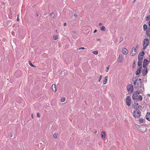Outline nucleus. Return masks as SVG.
I'll list each match as a JSON object with an SVG mask.
<instances>
[{
  "instance_id": "f257e3e1",
  "label": "nucleus",
  "mask_w": 150,
  "mask_h": 150,
  "mask_svg": "<svg viewBox=\"0 0 150 150\" xmlns=\"http://www.w3.org/2000/svg\"><path fill=\"white\" fill-rule=\"evenodd\" d=\"M139 107V105L138 103H134L133 104V107L132 108L134 109H136L135 111H134L133 112L134 117L137 118H139L140 116L141 112L138 109Z\"/></svg>"
},
{
  "instance_id": "f03ea898",
  "label": "nucleus",
  "mask_w": 150,
  "mask_h": 150,
  "mask_svg": "<svg viewBox=\"0 0 150 150\" xmlns=\"http://www.w3.org/2000/svg\"><path fill=\"white\" fill-rule=\"evenodd\" d=\"M142 84L141 79H136L134 82V88L137 89L138 91L140 90L141 89Z\"/></svg>"
},
{
  "instance_id": "7ed1b4c3",
  "label": "nucleus",
  "mask_w": 150,
  "mask_h": 150,
  "mask_svg": "<svg viewBox=\"0 0 150 150\" xmlns=\"http://www.w3.org/2000/svg\"><path fill=\"white\" fill-rule=\"evenodd\" d=\"M142 91V89H141L139 91L137 90V91L134 92L132 95V98L134 100H137L138 95L140 93V92Z\"/></svg>"
},
{
  "instance_id": "20e7f679",
  "label": "nucleus",
  "mask_w": 150,
  "mask_h": 150,
  "mask_svg": "<svg viewBox=\"0 0 150 150\" xmlns=\"http://www.w3.org/2000/svg\"><path fill=\"white\" fill-rule=\"evenodd\" d=\"M136 125L139 127V128H137V129L139 131L142 132H144L146 131L147 129L145 126L141 125L140 126L138 125Z\"/></svg>"
},
{
  "instance_id": "39448f33",
  "label": "nucleus",
  "mask_w": 150,
  "mask_h": 150,
  "mask_svg": "<svg viewBox=\"0 0 150 150\" xmlns=\"http://www.w3.org/2000/svg\"><path fill=\"white\" fill-rule=\"evenodd\" d=\"M127 88L129 92L131 93H133V87L132 84H129L127 85Z\"/></svg>"
},
{
  "instance_id": "423d86ee",
  "label": "nucleus",
  "mask_w": 150,
  "mask_h": 150,
  "mask_svg": "<svg viewBox=\"0 0 150 150\" xmlns=\"http://www.w3.org/2000/svg\"><path fill=\"white\" fill-rule=\"evenodd\" d=\"M149 40L147 39H145L143 42V48L145 49L149 44Z\"/></svg>"
},
{
  "instance_id": "0eeeda50",
  "label": "nucleus",
  "mask_w": 150,
  "mask_h": 150,
  "mask_svg": "<svg viewBox=\"0 0 150 150\" xmlns=\"http://www.w3.org/2000/svg\"><path fill=\"white\" fill-rule=\"evenodd\" d=\"M126 104L128 106H129L130 105L131 99L129 96H127L126 98Z\"/></svg>"
},
{
  "instance_id": "6e6552de",
  "label": "nucleus",
  "mask_w": 150,
  "mask_h": 150,
  "mask_svg": "<svg viewBox=\"0 0 150 150\" xmlns=\"http://www.w3.org/2000/svg\"><path fill=\"white\" fill-rule=\"evenodd\" d=\"M147 73V67L144 68L142 71V74L143 76L145 75Z\"/></svg>"
},
{
  "instance_id": "1a4fd4ad",
  "label": "nucleus",
  "mask_w": 150,
  "mask_h": 150,
  "mask_svg": "<svg viewBox=\"0 0 150 150\" xmlns=\"http://www.w3.org/2000/svg\"><path fill=\"white\" fill-rule=\"evenodd\" d=\"M146 118L149 121H150V112H147L146 115Z\"/></svg>"
},
{
  "instance_id": "9d476101",
  "label": "nucleus",
  "mask_w": 150,
  "mask_h": 150,
  "mask_svg": "<svg viewBox=\"0 0 150 150\" xmlns=\"http://www.w3.org/2000/svg\"><path fill=\"white\" fill-rule=\"evenodd\" d=\"M123 53L125 55L128 52V50L125 48H123L122 50Z\"/></svg>"
},
{
  "instance_id": "9b49d317",
  "label": "nucleus",
  "mask_w": 150,
  "mask_h": 150,
  "mask_svg": "<svg viewBox=\"0 0 150 150\" xmlns=\"http://www.w3.org/2000/svg\"><path fill=\"white\" fill-rule=\"evenodd\" d=\"M52 88L53 91L55 92L56 91V85L55 84H53L52 86Z\"/></svg>"
},
{
  "instance_id": "f8f14e48",
  "label": "nucleus",
  "mask_w": 150,
  "mask_h": 150,
  "mask_svg": "<svg viewBox=\"0 0 150 150\" xmlns=\"http://www.w3.org/2000/svg\"><path fill=\"white\" fill-rule=\"evenodd\" d=\"M108 76H106L104 77L103 81V85H105L106 83L108 80Z\"/></svg>"
},
{
  "instance_id": "ddd939ff",
  "label": "nucleus",
  "mask_w": 150,
  "mask_h": 150,
  "mask_svg": "<svg viewBox=\"0 0 150 150\" xmlns=\"http://www.w3.org/2000/svg\"><path fill=\"white\" fill-rule=\"evenodd\" d=\"M101 136L102 138L103 139H104L105 138V131H103L101 134Z\"/></svg>"
},
{
  "instance_id": "4468645a",
  "label": "nucleus",
  "mask_w": 150,
  "mask_h": 150,
  "mask_svg": "<svg viewBox=\"0 0 150 150\" xmlns=\"http://www.w3.org/2000/svg\"><path fill=\"white\" fill-rule=\"evenodd\" d=\"M137 52L135 51H133V50H132V51L130 52V54L131 56H133L134 55L136 54Z\"/></svg>"
},
{
  "instance_id": "2eb2a0df",
  "label": "nucleus",
  "mask_w": 150,
  "mask_h": 150,
  "mask_svg": "<svg viewBox=\"0 0 150 150\" xmlns=\"http://www.w3.org/2000/svg\"><path fill=\"white\" fill-rule=\"evenodd\" d=\"M123 61L122 57H119L118 59L117 62H122Z\"/></svg>"
},
{
  "instance_id": "dca6fc26",
  "label": "nucleus",
  "mask_w": 150,
  "mask_h": 150,
  "mask_svg": "<svg viewBox=\"0 0 150 150\" xmlns=\"http://www.w3.org/2000/svg\"><path fill=\"white\" fill-rule=\"evenodd\" d=\"M144 52L143 51L141 52L139 54L138 56H143L144 55Z\"/></svg>"
},
{
  "instance_id": "f3484780",
  "label": "nucleus",
  "mask_w": 150,
  "mask_h": 150,
  "mask_svg": "<svg viewBox=\"0 0 150 150\" xmlns=\"http://www.w3.org/2000/svg\"><path fill=\"white\" fill-rule=\"evenodd\" d=\"M141 73L140 70V69H138L135 72V74L136 75H138L140 74Z\"/></svg>"
},
{
  "instance_id": "a211bd4d",
  "label": "nucleus",
  "mask_w": 150,
  "mask_h": 150,
  "mask_svg": "<svg viewBox=\"0 0 150 150\" xmlns=\"http://www.w3.org/2000/svg\"><path fill=\"white\" fill-rule=\"evenodd\" d=\"M142 97L141 96L139 95V96H138L137 100H138L139 101H141L142 100Z\"/></svg>"
},
{
  "instance_id": "6ab92c4d",
  "label": "nucleus",
  "mask_w": 150,
  "mask_h": 150,
  "mask_svg": "<svg viewBox=\"0 0 150 150\" xmlns=\"http://www.w3.org/2000/svg\"><path fill=\"white\" fill-rule=\"evenodd\" d=\"M141 60L139 59V60H138V65L139 67H140V66L142 65V61Z\"/></svg>"
},
{
  "instance_id": "aec40b11",
  "label": "nucleus",
  "mask_w": 150,
  "mask_h": 150,
  "mask_svg": "<svg viewBox=\"0 0 150 150\" xmlns=\"http://www.w3.org/2000/svg\"><path fill=\"white\" fill-rule=\"evenodd\" d=\"M105 27L104 26H103L101 27L100 28V30L103 31H105Z\"/></svg>"
},
{
  "instance_id": "412c9836",
  "label": "nucleus",
  "mask_w": 150,
  "mask_h": 150,
  "mask_svg": "<svg viewBox=\"0 0 150 150\" xmlns=\"http://www.w3.org/2000/svg\"><path fill=\"white\" fill-rule=\"evenodd\" d=\"M143 63H145V64H149V62H148V60L146 59H145L144 60Z\"/></svg>"
},
{
  "instance_id": "4be33fe9",
  "label": "nucleus",
  "mask_w": 150,
  "mask_h": 150,
  "mask_svg": "<svg viewBox=\"0 0 150 150\" xmlns=\"http://www.w3.org/2000/svg\"><path fill=\"white\" fill-rule=\"evenodd\" d=\"M50 16L52 18H54V14L53 12H52L50 14Z\"/></svg>"
},
{
  "instance_id": "5701e85b",
  "label": "nucleus",
  "mask_w": 150,
  "mask_h": 150,
  "mask_svg": "<svg viewBox=\"0 0 150 150\" xmlns=\"http://www.w3.org/2000/svg\"><path fill=\"white\" fill-rule=\"evenodd\" d=\"M147 28V26L146 24H144L143 25V28L144 30L146 29Z\"/></svg>"
},
{
  "instance_id": "b1692460",
  "label": "nucleus",
  "mask_w": 150,
  "mask_h": 150,
  "mask_svg": "<svg viewBox=\"0 0 150 150\" xmlns=\"http://www.w3.org/2000/svg\"><path fill=\"white\" fill-rule=\"evenodd\" d=\"M139 121L140 123H142L144 122V119L141 118L139 119Z\"/></svg>"
},
{
  "instance_id": "393cba45",
  "label": "nucleus",
  "mask_w": 150,
  "mask_h": 150,
  "mask_svg": "<svg viewBox=\"0 0 150 150\" xmlns=\"http://www.w3.org/2000/svg\"><path fill=\"white\" fill-rule=\"evenodd\" d=\"M28 63H29V64H30V66H32L33 67H35L31 63V62L30 61H29Z\"/></svg>"
},
{
  "instance_id": "a878e982",
  "label": "nucleus",
  "mask_w": 150,
  "mask_h": 150,
  "mask_svg": "<svg viewBox=\"0 0 150 150\" xmlns=\"http://www.w3.org/2000/svg\"><path fill=\"white\" fill-rule=\"evenodd\" d=\"M149 19H150V16H147L146 17V21H148Z\"/></svg>"
},
{
  "instance_id": "bb28decb",
  "label": "nucleus",
  "mask_w": 150,
  "mask_h": 150,
  "mask_svg": "<svg viewBox=\"0 0 150 150\" xmlns=\"http://www.w3.org/2000/svg\"><path fill=\"white\" fill-rule=\"evenodd\" d=\"M65 100V97H63L61 99V101L62 102H64Z\"/></svg>"
},
{
  "instance_id": "cd10ccee",
  "label": "nucleus",
  "mask_w": 150,
  "mask_h": 150,
  "mask_svg": "<svg viewBox=\"0 0 150 150\" xmlns=\"http://www.w3.org/2000/svg\"><path fill=\"white\" fill-rule=\"evenodd\" d=\"M102 75L100 76V77L99 79L98 80V82H100L101 79H102Z\"/></svg>"
},
{
  "instance_id": "c85d7f7f",
  "label": "nucleus",
  "mask_w": 150,
  "mask_h": 150,
  "mask_svg": "<svg viewBox=\"0 0 150 150\" xmlns=\"http://www.w3.org/2000/svg\"><path fill=\"white\" fill-rule=\"evenodd\" d=\"M54 40H56L58 38V37L57 36H54L53 37Z\"/></svg>"
},
{
  "instance_id": "c756f323",
  "label": "nucleus",
  "mask_w": 150,
  "mask_h": 150,
  "mask_svg": "<svg viewBox=\"0 0 150 150\" xmlns=\"http://www.w3.org/2000/svg\"><path fill=\"white\" fill-rule=\"evenodd\" d=\"M93 53L95 54H98V52L97 51H96L93 52Z\"/></svg>"
},
{
  "instance_id": "7c9ffc66",
  "label": "nucleus",
  "mask_w": 150,
  "mask_h": 150,
  "mask_svg": "<svg viewBox=\"0 0 150 150\" xmlns=\"http://www.w3.org/2000/svg\"><path fill=\"white\" fill-rule=\"evenodd\" d=\"M138 57V60H139V59H140L141 60V61H142V59H143V57Z\"/></svg>"
},
{
  "instance_id": "2f4dec72",
  "label": "nucleus",
  "mask_w": 150,
  "mask_h": 150,
  "mask_svg": "<svg viewBox=\"0 0 150 150\" xmlns=\"http://www.w3.org/2000/svg\"><path fill=\"white\" fill-rule=\"evenodd\" d=\"M136 62V61L135 60H134V62H133V67H134L135 66Z\"/></svg>"
},
{
  "instance_id": "473e14b6",
  "label": "nucleus",
  "mask_w": 150,
  "mask_h": 150,
  "mask_svg": "<svg viewBox=\"0 0 150 150\" xmlns=\"http://www.w3.org/2000/svg\"><path fill=\"white\" fill-rule=\"evenodd\" d=\"M147 65V64H145V63H143V67H144V68H146L145 67L146 66V65Z\"/></svg>"
},
{
  "instance_id": "72a5a7b5",
  "label": "nucleus",
  "mask_w": 150,
  "mask_h": 150,
  "mask_svg": "<svg viewBox=\"0 0 150 150\" xmlns=\"http://www.w3.org/2000/svg\"><path fill=\"white\" fill-rule=\"evenodd\" d=\"M123 40V38L122 37H121L120 39V42H121Z\"/></svg>"
},
{
  "instance_id": "f704fd0d",
  "label": "nucleus",
  "mask_w": 150,
  "mask_h": 150,
  "mask_svg": "<svg viewBox=\"0 0 150 150\" xmlns=\"http://www.w3.org/2000/svg\"><path fill=\"white\" fill-rule=\"evenodd\" d=\"M53 136H54V137L55 138H57V135L56 134H55V133L54 134H53Z\"/></svg>"
},
{
  "instance_id": "c9c22d12",
  "label": "nucleus",
  "mask_w": 150,
  "mask_h": 150,
  "mask_svg": "<svg viewBox=\"0 0 150 150\" xmlns=\"http://www.w3.org/2000/svg\"><path fill=\"white\" fill-rule=\"evenodd\" d=\"M109 67H110V66H108V67H107V68H106V70H105L106 71V72H108V70L109 69Z\"/></svg>"
},
{
  "instance_id": "e433bc0d",
  "label": "nucleus",
  "mask_w": 150,
  "mask_h": 150,
  "mask_svg": "<svg viewBox=\"0 0 150 150\" xmlns=\"http://www.w3.org/2000/svg\"><path fill=\"white\" fill-rule=\"evenodd\" d=\"M132 50H133V51H135V52H137V50L136 48H133Z\"/></svg>"
},
{
  "instance_id": "4c0bfd02",
  "label": "nucleus",
  "mask_w": 150,
  "mask_h": 150,
  "mask_svg": "<svg viewBox=\"0 0 150 150\" xmlns=\"http://www.w3.org/2000/svg\"><path fill=\"white\" fill-rule=\"evenodd\" d=\"M142 67V65L140 66V67H139L138 69H140V71H141V69Z\"/></svg>"
},
{
  "instance_id": "58836bf2",
  "label": "nucleus",
  "mask_w": 150,
  "mask_h": 150,
  "mask_svg": "<svg viewBox=\"0 0 150 150\" xmlns=\"http://www.w3.org/2000/svg\"><path fill=\"white\" fill-rule=\"evenodd\" d=\"M74 16L75 17H76L78 16V15L76 13H75L74 14Z\"/></svg>"
},
{
  "instance_id": "ea45409f",
  "label": "nucleus",
  "mask_w": 150,
  "mask_h": 150,
  "mask_svg": "<svg viewBox=\"0 0 150 150\" xmlns=\"http://www.w3.org/2000/svg\"><path fill=\"white\" fill-rule=\"evenodd\" d=\"M147 35L150 38V33H148V32H147Z\"/></svg>"
},
{
  "instance_id": "a19ab883",
  "label": "nucleus",
  "mask_w": 150,
  "mask_h": 150,
  "mask_svg": "<svg viewBox=\"0 0 150 150\" xmlns=\"http://www.w3.org/2000/svg\"><path fill=\"white\" fill-rule=\"evenodd\" d=\"M147 30L148 31L147 32H148V33H149V32H150V28H148L147 29Z\"/></svg>"
},
{
  "instance_id": "79ce46f5",
  "label": "nucleus",
  "mask_w": 150,
  "mask_h": 150,
  "mask_svg": "<svg viewBox=\"0 0 150 150\" xmlns=\"http://www.w3.org/2000/svg\"><path fill=\"white\" fill-rule=\"evenodd\" d=\"M139 45H138L137 46H136V48H137V49H138V48H139Z\"/></svg>"
},
{
  "instance_id": "37998d69",
  "label": "nucleus",
  "mask_w": 150,
  "mask_h": 150,
  "mask_svg": "<svg viewBox=\"0 0 150 150\" xmlns=\"http://www.w3.org/2000/svg\"><path fill=\"white\" fill-rule=\"evenodd\" d=\"M37 116L39 117L40 116V115L39 113H37Z\"/></svg>"
},
{
  "instance_id": "c03bdc74",
  "label": "nucleus",
  "mask_w": 150,
  "mask_h": 150,
  "mask_svg": "<svg viewBox=\"0 0 150 150\" xmlns=\"http://www.w3.org/2000/svg\"><path fill=\"white\" fill-rule=\"evenodd\" d=\"M85 49V48L84 47H81L79 48V50L80 49Z\"/></svg>"
},
{
  "instance_id": "a18cd8bd",
  "label": "nucleus",
  "mask_w": 150,
  "mask_h": 150,
  "mask_svg": "<svg viewBox=\"0 0 150 150\" xmlns=\"http://www.w3.org/2000/svg\"><path fill=\"white\" fill-rule=\"evenodd\" d=\"M97 31V30L96 29H95L94 31V33H96Z\"/></svg>"
},
{
  "instance_id": "49530a36",
  "label": "nucleus",
  "mask_w": 150,
  "mask_h": 150,
  "mask_svg": "<svg viewBox=\"0 0 150 150\" xmlns=\"http://www.w3.org/2000/svg\"><path fill=\"white\" fill-rule=\"evenodd\" d=\"M66 25H67V23L66 22H65L64 23V26H66Z\"/></svg>"
},
{
  "instance_id": "de8ad7c7",
  "label": "nucleus",
  "mask_w": 150,
  "mask_h": 150,
  "mask_svg": "<svg viewBox=\"0 0 150 150\" xmlns=\"http://www.w3.org/2000/svg\"><path fill=\"white\" fill-rule=\"evenodd\" d=\"M135 79V78H133L132 79V81H134L133 80L134 79Z\"/></svg>"
},
{
  "instance_id": "09e8293b",
  "label": "nucleus",
  "mask_w": 150,
  "mask_h": 150,
  "mask_svg": "<svg viewBox=\"0 0 150 150\" xmlns=\"http://www.w3.org/2000/svg\"><path fill=\"white\" fill-rule=\"evenodd\" d=\"M17 21H19V19H18V16L17 17Z\"/></svg>"
},
{
  "instance_id": "8fccbe9b",
  "label": "nucleus",
  "mask_w": 150,
  "mask_h": 150,
  "mask_svg": "<svg viewBox=\"0 0 150 150\" xmlns=\"http://www.w3.org/2000/svg\"><path fill=\"white\" fill-rule=\"evenodd\" d=\"M149 26L150 27V21H149Z\"/></svg>"
},
{
  "instance_id": "3c124183",
  "label": "nucleus",
  "mask_w": 150,
  "mask_h": 150,
  "mask_svg": "<svg viewBox=\"0 0 150 150\" xmlns=\"http://www.w3.org/2000/svg\"><path fill=\"white\" fill-rule=\"evenodd\" d=\"M99 25H102V24L101 23H99Z\"/></svg>"
},
{
  "instance_id": "603ef678",
  "label": "nucleus",
  "mask_w": 150,
  "mask_h": 150,
  "mask_svg": "<svg viewBox=\"0 0 150 150\" xmlns=\"http://www.w3.org/2000/svg\"><path fill=\"white\" fill-rule=\"evenodd\" d=\"M58 32V30H56V31H55V32H56L57 33Z\"/></svg>"
},
{
  "instance_id": "864d4df0",
  "label": "nucleus",
  "mask_w": 150,
  "mask_h": 150,
  "mask_svg": "<svg viewBox=\"0 0 150 150\" xmlns=\"http://www.w3.org/2000/svg\"><path fill=\"white\" fill-rule=\"evenodd\" d=\"M38 16H39L38 14V13H37L36 14V16H37L38 17Z\"/></svg>"
},
{
  "instance_id": "5fc2aeb1",
  "label": "nucleus",
  "mask_w": 150,
  "mask_h": 150,
  "mask_svg": "<svg viewBox=\"0 0 150 150\" xmlns=\"http://www.w3.org/2000/svg\"><path fill=\"white\" fill-rule=\"evenodd\" d=\"M31 117L32 118H33V114H32V115H31Z\"/></svg>"
},
{
  "instance_id": "6e6d98bb",
  "label": "nucleus",
  "mask_w": 150,
  "mask_h": 150,
  "mask_svg": "<svg viewBox=\"0 0 150 150\" xmlns=\"http://www.w3.org/2000/svg\"><path fill=\"white\" fill-rule=\"evenodd\" d=\"M97 133V131H96L94 132V133H95V134H96Z\"/></svg>"
},
{
  "instance_id": "4d7b16f0",
  "label": "nucleus",
  "mask_w": 150,
  "mask_h": 150,
  "mask_svg": "<svg viewBox=\"0 0 150 150\" xmlns=\"http://www.w3.org/2000/svg\"><path fill=\"white\" fill-rule=\"evenodd\" d=\"M138 115V114H137V113L136 114V115H137H137Z\"/></svg>"
},
{
  "instance_id": "13d9d810",
  "label": "nucleus",
  "mask_w": 150,
  "mask_h": 150,
  "mask_svg": "<svg viewBox=\"0 0 150 150\" xmlns=\"http://www.w3.org/2000/svg\"><path fill=\"white\" fill-rule=\"evenodd\" d=\"M137 128H139V127L137 126Z\"/></svg>"
},
{
  "instance_id": "bf43d9fd",
  "label": "nucleus",
  "mask_w": 150,
  "mask_h": 150,
  "mask_svg": "<svg viewBox=\"0 0 150 150\" xmlns=\"http://www.w3.org/2000/svg\"><path fill=\"white\" fill-rule=\"evenodd\" d=\"M11 137H12V134H11Z\"/></svg>"
},
{
  "instance_id": "052dcab7",
  "label": "nucleus",
  "mask_w": 150,
  "mask_h": 150,
  "mask_svg": "<svg viewBox=\"0 0 150 150\" xmlns=\"http://www.w3.org/2000/svg\"><path fill=\"white\" fill-rule=\"evenodd\" d=\"M97 41H99V40L98 39H97Z\"/></svg>"
},
{
  "instance_id": "680f3d73",
  "label": "nucleus",
  "mask_w": 150,
  "mask_h": 150,
  "mask_svg": "<svg viewBox=\"0 0 150 150\" xmlns=\"http://www.w3.org/2000/svg\"><path fill=\"white\" fill-rule=\"evenodd\" d=\"M149 13H150V11H149Z\"/></svg>"
}]
</instances>
